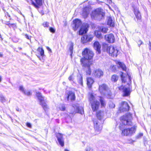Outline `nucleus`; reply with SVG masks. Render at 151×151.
Wrapping results in <instances>:
<instances>
[{
	"mask_svg": "<svg viewBox=\"0 0 151 151\" xmlns=\"http://www.w3.org/2000/svg\"><path fill=\"white\" fill-rule=\"evenodd\" d=\"M36 1L37 4L39 6H41L42 5V0H35Z\"/></svg>",
	"mask_w": 151,
	"mask_h": 151,
	"instance_id": "38",
	"label": "nucleus"
},
{
	"mask_svg": "<svg viewBox=\"0 0 151 151\" xmlns=\"http://www.w3.org/2000/svg\"><path fill=\"white\" fill-rule=\"evenodd\" d=\"M25 37L27 39H28L29 40L30 39V37L28 35H25Z\"/></svg>",
	"mask_w": 151,
	"mask_h": 151,
	"instance_id": "51",
	"label": "nucleus"
},
{
	"mask_svg": "<svg viewBox=\"0 0 151 151\" xmlns=\"http://www.w3.org/2000/svg\"><path fill=\"white\" fill-rule=\"evenodd\" d=\"M0 101L3 103L6 101L5 98L2 95H0Z\"/></svg>",
	"mask_w": 151,
	"mask_h": 151,
	"instance_id": "35",
	"label": "nucleus"
},
{
	"mask_svg": "<svg viewBox=\"0 0 151 151\" xmlns=\"http://www.w3.org/2000/svg\"><path fill=\"white\" fill-rule=\"evenodd\" d=\"M107 88V86L105 84L99 85V90L100 93L102 95L106 94Z\"/></svg>",
	"mask_w": 151,
	"mask_h": 151,
	"instance_id": "15",
	"label": "nucleus"
},
{
	"mask_svg": "<svg viewBox=\"0 0 151 151\" xmlns=\"http://www.w3.org/2000/svg\"><path fill=\"white\" fill-rule=\"evenodd\" d=\"M3 56V55L2 54H1V53H0V57H2Z\"/></svg>",
	"mask_w": 151,
	"mask_h": 151,
	"instance_id": "55",
	"label": "nucleus"
},
{
	"mask_svg": "<svg viewBox=\"0 0 151 151\" xmlns=\"http://www.w3.org/2000/svg\"><path fill=\"white\" fill-rule=\"evenodd\" d=\"M109 106L110 108H113L115 107V105L112 102H110L109 104Z\"/></svg>",
	"mask_w": 151,
	"mask_h": 151,
	"instance_id": "41",
	"label": "nucleus"
},
{
	"mask_svg": "<svg viewBox=\"0 0 151 151\" xmlns=\"http://www.w3.org/2000/svg\"><path fill=\"white\" fill-rule=\"evenodd\" d=\"M1 76H0V82H1Z\"/></svg>",
	"mask_w": 151,
	"mask_h": 151,
	"instance_id": "58",
	"label": "nucleus"
},
{
	"mask_svg": "<svg viewBox=\"0 0 151 151\" xmlns=\"http://www.w3.org/2000/svg\"><path fill=\"white\" fill-rule=\"evenodd\" d=\"M105 15L104 10L100 8L96 9L91 14V18L94 19L100 20Z\"/></svg>",
	"mask_w": 151,
	"mask_h": 151,
	"instance_id": "2",
	"label": "nucleus"
},
{
	"mask_svg": "<svg viewBox=\"0 0 151 151\" xmlns=\"http://www.w3.org/2000/svg\"><path fill=\"white\" fill-rule=\"evenodd\" d=\"M62 134L58 133L56 134V137L59 144L62 147L64 146V141Z\"/></svg>",
	"mask_w": 151,
	"mask_h": 151,
	"instance_id": "16",
	"label": "nucleus"
},
{
	"mask_svg": "<svg viewBox=\"0 0 151 151\" xmlns=\"http://www.w3.org/2000/svg\"><path fill=\"white\" fill-rule=\"evenodd\" d=\"M89 99L90 102V103L93 102L94 101H96V100H95L94 99V97L93 95L91 94L89 95Z\"/></svg>",
	"mask_w": 151,
	"mask_h": 151,
	"instance_id": "32",
	"label": "nucleus"
},
{
	"mask_svg": "<svg viewBox=\"0 0 151 151\" xmlns=\"http://www.w3.org/2000/svg\"><path fill=\"white\" fill-rule=\"evenodd\" d=\"M9 23H8V22H7V23L6 24L9 26Z\"/></svg>",
	"mask_w": 151,
	"mask_h": 151,
	"instance_id": "57",
	"label": "nucleus"
},
{
	"mask_svg": "<svg viewBox=\"0 0 151 151\" xmlns=\"http://www.w3.org/2000/svg\"><path fill=\"white\" fill-rule=\"evenodd\" d=\"M129 81H131V78H130V76H129Z\"/></svg>",
	"mask_w": 151,
	"mask_h": 151,
	"instance_id": "59",
	"label": "nucleus"
},
{
	"mask_svg": "<svg viewBox=\"0 0 151 151\" xmlns=\"http://www.w3.org/2000/svg\"><path fill=\"white\" fill-rule=\"evenodd\" d=\"M118 78V77L116 75H114L112 76L111 80L112 81L116 82Z\"/></svg>",
	"mask_w": 151,
	"mask_h": 151,
	"instance_id": "31",
	"label": "nucleus"
},
{
	"mask_svg": "<svg viewBox=\"0 0 151 151\" xmlns=\"http://www.w3.org/2000/svg\"><path fill=\"white\" fill-rule=\"evenodd\" d=\"M46 48H47V50L48 51H50V52H52V51H51V49L48 47H46Z\"/></svg>",
	"mask_w": 151,
	"mask_h": 151,
	"instance_id": "50",
	"label": "nucleus"
},
{
	"mask_svg": "<svg viewBox=\"0 0 151 151\" xmlns=\"http://www.w3.org/2000/svg\"><path fill=\"white\" fill-rule=\"evenodd\" d=\"M19 89L23 93H24V92H25V91L22 86H20L19 87Z\"/></svg>",
	"mask_w": 151,
	"mask_h": 151,
	"instance_id": "39",
	"label": "nucleus"
},
{
	"mask_svg": "<svg viewBox=\"0 0 151 151\" xmlns=\"http://www.w3.org/2000/svg\"><path fill=\"white\" fill-rule=\"evenodd\" d=\"M69 50L70 52V55H71L73 52V44L72 42H71L69 43Z\"/></svg>",
	"mask_w": 151,
	"mask_h": 151,
	"instance_id": "30",
	"label": "nucleus"
},
{
	"mask_svg": "<svg viewBox=\"0 0 151 151\" xmlns=\"http://www.w3.org/2000/svg\"><path fill=\"white\" fill-rule=\"evenodd\" d=\"M107 1L109 4H111L112 3V1L111 0H107Z\"/></svg>",
	"mask_w": 151,
	"mask_h": 151,
	"instance_id": "52",
	"label": "nucleus"
},
{
	"mask_svg": "<svg viewBox=\"0 0 151 151\" xmlns=\"http://www.w3.org/2000/svg\"><path fill=\"white\" fill-rule=\"evenodd\" d=\"M117 64L124 71H127V68L124 64L120 62H117Z\"/></svg>",
	"mask_w": 151,
	"mask_h": 151,
	"instance_id": "26",
	"label": "nucleus"
},
{
	"mask_svg": "<svg viewBox=\"0 0 151 151\" xmlns=\"http://www.w3.org/2000/svg\"><path fill=\"white\" fill-rule=\"evenodd\" d=\"M9 26L10 27H12L13 28H15L16 27V26L15 24L9 23Z\"/></svg>",
	"mask_w": 151,
	"mask_h": 151,
	"instance_id": "40",
	"label": "nucleus"
},
{
	"mask_svg": "<svg viewBox=\"0 0 151 151\" xmlns=\"http://www.w3.org/2000/svg\"><path fill=\"white\" fill-rule=\"evenodd\" d=\"M143 136V134L142 133H140L138 134L136 137L137 139H139Z\"/></svg>",
	"mask_w": 151,
	"mask_h": 151,
	"instance_id": "45",
	"label": "nucleus"
},
{
	"mask_svg": "<svg viewBox=\"0 0 151 151\" xmlns=\"http://www.w3.org/2000/svg\"><path fill=\"white\" fill-rule=\"evenodd\" d=\"M95 35L99 39H101L102 38L103 36L100 31H95L94 32Z\"/></svg>",
	"mask_w": 151,
	"mask_h": 151,
	"instance_id": "24",
	"label": "nucleus"
},
{
	"mask_svg": "<svg viewBox=\"0 0 151 151\" xmlns=\"http://www.w3.org/2000/svg\"><path fill=\"white\" fill-rule=\"evenodd\" d=\"M74 79V76L73 74L70 75L68 77V79L70 81H73Z\"/></svg>",
	"mask_w": 151,
	"mask_h": 151,
	"instance_id": "36",
	"label": "nucleus"
},
{
	"mask_svg": "<svg viewBox=\"0 0 151 151\" xmlns=\"http://www.w3.org/2000/svg\"><path fill=\"white\" fill-rule=\"evenodd\" d=\"M65 151H69L65 149Z\"/></svg>",
	"mask_w": 151,
	"mask_h": 151,
	"instance_id": "60",
	"label": "nucleus"
},
{
	"mask_svg": "<svg viewBox=\"0 0 151 151\" xmlns=\"http://www.w3.org/2000/svg\"><path fill=\"white\" fill-rule=\"evenodd\" d=\"M87 82L88 86L91 88L94 82V80L91 78L88 77L87 78Z\"/></svg>",
	"mask_w": 151,
	"mask_h": 151,
	"instance_id": "21",
	"label": "nucleus"
},
{
	"mask_svg": "<svg viewBox=\"0 0 151 151\" xmlns=\"http://www.w3.org/2000/svg\"><path fill=\"white\" fill-rule=\"evenodd\" d=\"M82 55L86 60H91L93 56V53L89 49L86 48L82 52Z\"/></svg>",
	"mask_w": 151,
	"mask_h": 151,
	"instance_id": "6",
	"label": "nucleus"
},
{
	"mask_svg": "<svg viewBox=\"0 0 151 151\" xmlns=\"http://www.w3.org/2000/svg\"><path fill=\"white\" fill-rule=\"evenodd\" d=\"M63 83H65L64 82H63Z\"/></svg>",
	"mask_w": 151,
	"mask_h": 151,
	"instance_id": "62",
	"label": "nucleus"
},
{
	"mask_svg": "<svg viewBox=\"0 0 151 151\" xmlns=\"http://www.w3.org/2000/svg\"><path fill=\"white\" fill-rule=\"evenodd\" d=\"M137 127L134 126L131 128L125 129L122 130V134L123 136H131L136 131Z\"/></svg>",
	"mask_w": 151,
	"mask_h": 151,
	"instance_id": "5",
	"label": "nucleus"
},
{
	"mask_svg": "<svg viewBox=\"0 0 151 151\" xmlns=\"http://www.w3.org/2000/svg\"><path fill=\"white\" fill-rule=\"evenodd\" d=\"M60 109L62 111H64L65 110V107L64 105H62L60 107Z\"/></svg>",
	"mask_w": 151,
	"mask_h": 151,
	"instance_id": "44",
	"label": "nucleus"
},
{
	"mask_svg": "<svg viewBox=\"0 0 151 151\" xmlns=\"http://www.w3.org/2000/svg\"><path fill=\"white\" fill-rule=\"evenodd\" d=\"M27 1L29 4L33 5L36 8L38 9V5H39L37 4H36L32 0H27Z\"/></svg>",
	"mask_w": 151,
	"mask_h": 151,
	"instance_id": "28",
	"label": "nucleus"
},
{
	"mask_svg": "<svg viewBox=\"0 0 151 151\" xmlns=\"http://www.w3.org/2000/svg\"><path fill=\"white\" fill-rule=\"evenodd\" d=\"M93 47L96 50L99 54L101 52L100 48L101 45L98 41L95 42L93 44Z\"/></svg>",
	"mask_w": 151,
	"mask_h": 151,
	"instance_id": "19",
	"label": "nucleus"
},
{
	"mask_svg": "<svg viewBox=\"0 0 151 151\" xmlns=\"http://www.w3.org/2000/svg\"><path fill=\"white\" fill-rule=\"evenodd\" d=\"M100 30L103 33H106L108 31V29L106 27H102L100 28Z\"/></svg>",
	"mask_w": 151,
	"mask_h": 151,
	"instance_id": "33",
	"label": "nucleus"
},
{
	"mask_svg": "<svg viewBox=\"0 0 151 151\" xmlns=\"http://www.w3.org/2000/svg\"><path fill=\"white\" fill-rule=\"evenodd\" d=\"M76 111L77 112L81 114L83 113V109L82 107L76 106Z\"/></svg>",
	"mask_w": 151,
	"mask_h": 151,
	"instance_id": "27",
	"label": "nucleus"
},
{
	"mask_svg": "<svg viewBox=\"0 0 151 151\" xmlns=\"http://www.w3.org/2000/svg\"><path fill=\"white\" fill-rule=\"evenodd\" d=\"M138 43H140V45H141V44H142V43H143V42L142 41H141V40H139L138 41Z\"/></svg>",
	"mask_w": 151,
	"mask_h": 151,
	"instance_id": "53",
	"label": "nucleus"
},
{
	"mask_svg": "<svg viewBox=\"0 0 151 151\" xmlns=\"http://www.w3.org/2000/svg\"><path fill=\"white\" fill-rule=\"evenodd\" d=\"M134 12L137 20H140L141 19V15L140 13L139 12L138 9L137 7L134 8Z\"/></svg>",
	"mask_w": 151,
	"mask_h": 151,
	"instance_id": "20",
	"label": "nucleus"
},
{
	"mask_svg": "<svg viewBox=\"0 0 151 151\" xmlns=\"http://www.w3.org/2000/svg\"><path fill=\"white\" fill-rule=\"evenodd\" d=\"M87 61V60H85L84 58H82L81 60V63L83 66L85 67L87 74L90 75L91 73V70L90 68L91 63Z\"/></svg>",
	"mask_w": 151,
	"mask_h": 151,
	"instance_id": "4",
	"label": "nucleus"
},
{
	"mask_svg": "<svg viewBox=\"0 0 151 151\" xmlns=\"http://www.w3.org/2000/svg\"><path fill=\"white\" fill-rule=\"evenodd\" d=\"M90 150L91 148L89 147H88L86 148V151H90Z\"/></svg>",
	"mask_w": 151,
	"mask_h": 151,
	"instance_id": "48",
	"label": "nucleus"
},
{
	"mask_svg": "<svg viewBox=\"0 0 151 151\" xmlns=\"http://www.w3.org/2000/svg\"><path fill=\"white\" fill-rule=\"evenodd\" d=\"M37 50L40 52V55L42 57L44 56V50L42 49V48H40V47H39L38 48Z\"/></svg>",
	"mask_w": 151,
	"mask_h": 151,
	"instance_id": "34",
	"label": "nucleus"
},
{
	"mask_svg": "<svg viewBox=\"0 0 151 151\" xmlns=\"http://www.w3.org/2000/svg\"><path fill=\"white\" fill-rule=\"evenodd\" d=\"M36 96L37 97L40 105H41L45 111L47 109V106L44 100V97L42 96L41 94L39 92H36Z\"/></svg>",
	"mask_w": 151,
	"mask_h": 151,
	"instance_id": "7",
	"label": "nucleus"
},
{
	"mask_svg": "<svg viewBox=\"0 0 151 151\" xmlns=\"http://www.w3.org/2000/svg\"><path fill=\"white\" fill-rule=\"evenodd\" d=\"M50 30L51 32L52 33H54L55 32V30L52 27L50 28Z\"/></svg>",
	"mask_w": 151,
	"mask_h": 151,
	"instance_id": "47",
	"label": "nucleus"
},
{
	"mask_svg": "<svg viewBox=\"0 0 151 151\" xmlns=\"http://www.w3.org/2000/svg\"><path fill=\"white\" fill-rule=\"evenodd\" d=\"M103 75V72L99 69H95L92 71V76L95 78H100Z\"/></svg>",
	"mask_w": 151,
	"mask_h": 151,
	"instance_id": "10",
	"label": "nucleus"
},
{
	"mask_svg": "<svg viewBox=\"0 0 151 151\" xmlns=\"http://www.w3.org/2000/svg\"><path fill=\"white\" fill-rule=\"evenodd\" d=\"M119 89L123 91L124 96H128L129 95L130 92L129 84H127L126 86H124L122 85L119 88Z\"/></svg>",
	"mask_w": 151,
	"mask_h": 151,
	"instance_id": "9",
	"label": "nucleus"
},
{
	"mask_svg": "<svg viewBox=\"0 0 151 151\" xmlns=\"http://www.w3.org/2000/svg\"><path fill=\"white\" fill-rule=\"evenodd\" d=\"M123 73H122V74L121 75V78H122V82L124 83L126 81V78L125 77H123Z\"/></svg>",
	"mask_w": 151,
	"mask_h": 151,
	"instance_id": "37",
	"label": "nucleus"
},
{
	"mask_svg": "<svg viewBox=\"0 0 151 151\" xmlns=\"http://www.w3.org/2000/svg\"><path fill=\"white\" fill-rule=\"evenodd\" d=\"M89 27V26L87 24H83L79 32V35H82L86 33L88 30Z\"/></svg>",
	"mask_w": 151,
	"mask_h": 151,
	"instance_id": "11",
	"label": "nucleus"
},
{
	"mask_svg": "<svg viewBox=\"0 0 151 151\" xmlns=\"http://www.w3.org/2000/svg\"><path fill=\"white\" fill-rule=\"evenodd\" d=\"M24 93L27 96H30L31 94V93L30 91H25V92H24Z\"/></svg>",
	"mask_w": 151,
	"mask_h": 151,
	"instance_id": "43",
	"label": "nucleus"
},
{
	"mask_svg": "<svg viewBox=\"0 0 151 151\" xmlns=\"http://www.w3.org/2000/svg\"><path fill=\"white\" fill-rule=\"evenodd\" d=\"M131 117L130 114L123 116L121 117V119L122 124L124 125H131L132 122L130 119Z\"/></svg>",
	"mask_w": 151,
	"mask_h": 151,
	"instance_id": "8",
	"label": "nucleus"
},
{
	"mask_svg": "<svg viewBox=\"0 0 151 151\" xmlns=\"http://www.w3.org/2000/svg\"><path fill=\"white\" fill-rule=\"evenodd\" d=\"M75 98V96L74 93L71 91H69L68 96V100L70 99L71 101L74 100Z\"/></svg>",
	"mask_w": 151,
	"mask_h": 151,
	"instance_id": "22",
	"label": "nucleus"
},
{
	"mask_svg": "<svg viewBox=\"0 0 151 151\" xmlns=\"http://www.w3.org/2000/svg\"><path fill=\"white\" fill-rule=\"evenodd\" d=\"M1 35L0 34V37H1Z\"/></svg>",
	"mask_w": 151,
	"mask_h": 151,
	"instance_id": "63",
	"label": "nucleus"
},
{
	"mask_svg": "<svg viewBox=\"0 0 151 151\" xmlns=\"http://www.w3.org/2000/svg\"><path fill=\"white\" fill-rule=\"evenodd\" d=\"M19 49L20 50H21L22 49V48H19Z\"/></svg>",
	"mask_w": 151,
	"mask_h": 151,
	"instance_id": "61",
	"label": "nucleus"
},
{
	"mask_svg": "<svg viewBox=\"0 0 151 151\" xmlns=\"http://www.w3.org/2000/svg\"><path fill=\"white\" fill-rule=\"evenodd\" d=\"M104 112L100 111L97 114L98 119L93 121L95 132L97 134H99L102 129V124L104 121L102 119L104 117Z\"/></svg>",
	"mask_w": 151,
	"mask_h": 151,
	"instance_id": "1",
	"label": "nucleus"
},
{
	"mask_svg": "<svg viewBox=\"0 0 151 151\" xmlns=\"http://www.w3.org/2000/svg\"><path fill=\"white\" fill-rule=\"evenodd\" d=\"M100 101L101 103V107H104L106 106L105 102L102 98L100 97Z\"/></svg>",
	"mask_w": 151,
	"mask_h": 151,
	"instance_id": "29",
	"label": "nucleus"
},
{
	"mask_svg": "<svg viewBox=\"0 0 151 151\" xmlns=\"http://www.w3.org/2000/svg\"><path fill=\"white\" fill-rule=\"evenodd\" d=\"M91 9V7L90 6L86 7L83 9V15L84 18L87 17Z\"/></svg>",
	"mask_w": 151,
	"mask_h": 151,
	"instance_id": "18",
	"label": "nucleus"
},
{
	"mask_svg": "<svg viewBox=\"0 0 151 151\" xmlns=\"http://www.w3.org/2000/svg\"><path fill=\"white\" fill-rule=\"evenodd\" d=\"M91 107L93 111H96L99 108V102L96 101H94L93 102H91Z\"/></svg>",
	"mask_w": 151,
	"mask_h": 151,
	"instance_id": "17",
	"label": "nucleus"
},
{
	"mask_svg": "<svg viewBox=\"0 0 151 151\" xmlns=\"http://www.w3.org/2000/svg\"><path fill=\"white\" fill-rule=\"evenodd\" d=\"M97 2L98 3H99L100 2V1L99 0H97Z\"/></svg>",
	"mask_w": 151,
	"mask_h": 151,
	"instance_id": "56",
	"label": "nucleus"
},
{
	"mask_svg": "<svg viewBox=\"0 0 151 151\" xmlns=\"http://www.w3.org/2000/svg\"><path fill=\"white\" fill-rule=\"evenodd\" d=\"M103 47L106 50V52L109 53L110 55L113 57H116L118 51L116 47H114L112 46H109L106 44H103Z\"/></svg>",
	"mask_w": 151,
	"mask_h": 151,
	"instance_id": "3",
	"label": "nucleus"
},
{
	"mask_svg": "<svg viewBox=\"0 0 151 151\" xmlns=\"http://www.w3.org/2000/svg\"><path fill=\"white\" fill-rule=\"evenodd\" d=\"M73 27L74 31L76 30L82 24L81 21L78 19H76L73 20Z\"/></svg>",
	"mask_w": 151,
	"mask_h": 151,
	"instance_id": "14",
	"label": "nucleus"
},
{
	"mask_svg": "<svg viewBox=\"0 0 151 151\" xmlns=\"http://www.w3.org/2000/svg\"><path fill=\"white\" fill-rule=\"evenodd\" d=\"M129 107L128 104L126 102H123L121 104V106L119 108V110L121 112H124L128 111Z\"/></svg>",
	"mask_w": 151,
	"mask_h": 151,
	"instance_id": "12",
	"label": "nucleus"
},
{
	"mask_svg": "<svg viewBox=\"0 0 151 151\" xmlns=\"http://www.w3.org/2000/svg\"><path fill=\"white\" fill-rule=\"evenodd\" d=\"M43 25L45 27H48L49 26V23L47 22H44L43 24Z\"/></svg>",
	"mask_w": 151,
	"mask_h": 151,
	"instance_id": "46",
	"label": "nucleus"
},
{
	"mask_svg": "<svg viewBox=\"0 0 151 151\" xmlns=\"http://www.w3.org/2000/svg\"><path fill=\"white\" fill-rule=\"evenodd\" d=\"M149 46H150V49H151V43L150 42H149Z\"/></svg>",
	"mask_w": 151,
	"mask_h": 151,
	"instance_id": "54",
	"label": "nucleus"
},
{
	"mask_svg": "<svg viewBox=\"0 0 151 151\" xmlns=\"http://www.w3.org/2000/svg\"><path fill=\"white\" fill-rule=\"evenodd\" d=\"M81 39L83 43H84L86 42L91 40L92 38L88 36L85 35L82 37Z\"/></svg>",
	"mask_w": 151,
	"mask_h": 151,
	"instance_id": "23",
	"label": "nucleus"
},
{
	"mask_svg": "<svg viewBox=\"0 0 151 151\" xmlns=\"http://www.w3.org/2000/svg\"><path fill=\"white\" fill-rule=\"evenodd\" d=\"M107 24L111 27H114L115 24L114 21H113L111 17H109L108 18Z\"/></svg>",
	"mask_w": 151,
	"mask_h": 151,
	"instance_id": "25",
	"label": "nucleus"
},
{
	"mask_svg": "<svg viewBox=\"0 0 151 151\" xmlns=\"http://www.w3.org/2000/svg\"><path fill=\"white\" fill-rule=\"evenodd\" d=\"M105 39L109 43H113L114 42L115 39L114 35L112 34L105 35Z\"/></svg>",
	"mask_w": 151,
	"mask_h": 151,
	"instance_id": "13",
	"label": "nucleus"
},
{
	"mask_svg": "<svg viewBox=\"0 0 151 151\" xmlns=\"http://www.w3.org/2000/svg\"><path fill=\"white\" fill-rule=\"evenodd\" d=\"M27 125L28 127H29V128L31 127V125L29 123H27Z\"/></svg>",
	"mask_w": 151,
	"mask_h": 151,
	"instance_id": "49",
	"label": "nucleus"
},
{
	"mask_svg": "<svg viewBox=\"0 0 151 151\" xmlns=\"http://www.w3.org/2000/svg\"><path fill=\"white\" fill-rule=\"evenodd\" d=\"M78 83L81 85H83V78L81 76L80 77V79L78 81Z\"/></svg>",
	"mask_w": 151,
	"mask_h": 151,
	"instance_id": "42",
	"label": "nucleus"
}]
</instances>
